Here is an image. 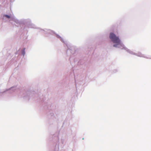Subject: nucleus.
<instances>
[{
	"label": "nucleus",
	"instance_id": "obj_1",
	"mask_svg": "<svg viewBox=\"0 0 151 151\" xmlns=\"http://www.w3.org/2000/svg\"><path fill=\"white\" fill-rule=\"evenodd\" d=\"M109 38L114 43L116 44L113 45L114 47H117L118 45L121 44V41L119 38L113 33H111L110 34Z\"/></svg>",
	"mask_w": 151,
	"mask_h": 151
},
{
	"label": "nucleus",
	"instance_id": "obj_2",
	"mask_svg": "<svg viewBox=\"0 0 151 151\" xmlns=\"http://www.w3.org/2000/svg\"><path fill=\"white\" fill-rule=\"evenodd\" d=\"M5 16L8 18H9L10 17V16L8 15H5Z\"/></svg>",
	"mask_w": 151,
	"mask_h": 151
}]
</instances>
